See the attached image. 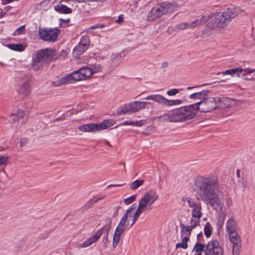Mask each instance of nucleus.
I'll use <instances>...</instances> for the list:
<instances>
[{
  "mask_svg": "<svg viewBox=\"0 0 255 255\" xmlns=\"http://www.w3.org/2000/svg\"><path fill=\"white\" fill-rule=\"evenodd\" d=\"M189 98L195 103L181 107L173 111L170 116H165L168 119H160L162 122H183L194 118L199 111L209 113L217 109L215 97L210 96L209 90H202L191 94Z\"/></svg>",
  "mask_w": 255,
  "mask_h": 255,
  "instance_id": "obj_1",
  "label": "nucleus"
},
{
  "mask_svg": "<svg viewBox=\"0 0 255 255\" xmlns=\"http://www.w3.org/2000/svg\"><path fill=\"white\" fill-rule=\"evenodd\" d=\"M220 184L218 178L213 175H202L195 178L193 191L205 204L214 209L222 210L223 203L219 198Z\"/></svg>",
  "mask_w": 255,
  "mask_h": 255,
  "instance_id": "obj_2",
  "label": "nucleus"
},
{
  "mask_svg": "<svg viewBox=\"0 0 255 255\" xmlns=\"http://www.w3.org/2000/svg\"><path fill=\"white\" fill-rule=\"evenodd\" d=\"M239 14V11L236 7L227 8L222 13L215 14L207 26L211 28H224L231 22L232 19Z\"/></svg>",
  "mask_w": 255,
  "mask_h": 255,
  "instance_id": "obj_3",
  "label": "nucleus"
},
{
  "mask_svg": "<svg viewBox=\"0 0 255 255\" xmlns=\"http://www.w3.org/2000/svg\"><path fill=\"white\" fill-rule=\"evenodd\" d=\"M56 60L54 49L45 48L36 52L32 60L31 67L35 71L42 69L43 64H49L50 62Z\"/></svg>",
  "mask_w": 255,
  "mask_h": 255,
  "instance_id": "obj_4",
  "label": "nucleus"
},
{
  "mask_svg": "<svg viewBox=\"0 0 255 255\" xmlns=\"http://www.w3.org/2000/svg\"><path fill=\"white\" fill-rule=\"evenodd\" d=\"M159 196L155 190H150L145 192L139 201L138 208L134 214L138 216L145 210L151 209V206L158 199Z\"/></svg>",
  "mask_w": 255,
  "mask_h": 255,
  "instance_id": "obj_5",
  "label": "nucleus"
},
{
  "mask_svg": "<svg viewBox=\"0 0 255 255\" xmlns=\"http://www.w3.org/2000/svg\"><path fill=\"white\" fill-rule=\"evenodd\" d=\"M175 9V6L168 2H163L156 4L148 12L147 18L148 20L152 21L159 18L164 14L172 13Z\"/></svg>",
  "mask_w": 255,
  "mask_h": 255,
  "instance_id": "obj_6",
  "label": "nucleus"
},
{
  "mask_svg": "<svg viewBox=\"0 0 255 255\" xmlns=\"http://www.w3.org/2000/svg\"><path fill=\"white\" fill-rule=\"evenodd\" d=\"M106 221L107 224L101 229L98 230L93 236L88 239L85 242L81 244V247L86 248L96 242L104 232H106V235L105 238V243L108 241L109 233L112 227V220L110 218H107L106 219Z\"/></svg>",
  "mask_w": 255,
  "mask_h": 255,
  "instance_id": "obj_7",
  "label": "nucleus"
},
{
  "mask_svg": "<svg viewBox=\"0 0 255 255\" xmlns=\"http://www.w3.org/2000/svg\"><path fill=\"white\" fill-rule=\"evenodd\" d=\"M115 121L112 119H109L103 121L99 125L95 124H85L79 126L78 128L83 132H95L101 130L106 129L113 126Z\"/></svg>",
  "mask_w": 255,
  "mask_h": 255,
  "instance_id": "obj_8",
  "label": "nucleus"
},
{
  "mask_svg": "<svg viewBox=\"0 0 255 255\" xmlns=\"http://www.w3.org/2000/svg\"><path fill=\"white\" fill-rule=\"evenodd\" d=\"M60 31L57 28H39L38 33L39 37L44 41L53 42L57 38Z\"/></svg>",
  "mask_w": 255,
  "mask_h": 255,
  "instance_id": "obj_9",
  "label": "nucleus"
},
{
  "mask_svg": "<svg viewBox=\"0 0 255 255\" xmlns=\"http://www.w3.org/2000/svg\"><path fill=\"white\" fill-rule=\"evenodd\" d=\"M128 218V217L124 215L115 231L113 239V247H116L117 246L120 242L121 235L124 234L128 225V224L127 223Z\"/></svg>",
  "mask_w": 255,
  "mask_h": 255,
  "instance_id": "obj_10",
  "label": "nucleus"
},
{
  "mask_svg": "<svg viewBox=\"0 0 255 255\" xmlns=\"http://www.w3.org/2000/svg\"><path fill=\"white\" fill-rule=\"evenodd\" d=\"M206 255H223V249L216 240L210 241L205 247Z\"/></svg>",
  "mask_w": 255,
  "mask_h": 255,
  "instance_id": "obj_11",
  "label": "nucleus"
},
{
  "mask_svg": "<svg viewBox=\"0 0 255 255\" xmlns=\"http://www.w3.org/2000/svg\"><path fill=\"white\" fill-rule=\"evenodd\" d=\"M217 103V109H225L231 106L234 100L227 97H215Z\"/></svg>",
  "mask_w": 255,
  "mask_h": 255,
  "instance_id": "obj_12",
  "label": "nucleus"
},
{
  "mask_svg": "<svg viewBox=\"0 0 255 255\" xmlns=\"http://www.w3.org/2000/svg\"><path fill=\"white\" fill-rule=\"evenodd\" d=\"M226 228L229 234L237 232L238 224L234 216H231L228 220Z\"/></svg>",
  "mask_w": 255,
  "mask_h": 255,
  "instance_id": "obj_13",
  "label": "nucleus"
},
{
  "mask_svg": "<svg viewBox=\"0 0 255 255\" xmlns=\"http://www.w3.org/2000/svg\"><path fill=\"white\" fill-rule=\"evenodd\" d=\"M255 71V69H244L241 67L235 68L234 69H231V76H237L239 77L241 74L242 76H245L248 74L252 73Z\"/></svg>",
  "mask_w": 255,
  "mask_h": 255,
  "instance_id": "obj_14",
  "label": "nucleus"
},
{
  "mask_svg": "<svg viewBox=\"0 0 255 255\" xmlns=\"http://www.w3.org/2000/svg\"><path fill=\"white\" fill-rule=\"evenodd\" d=\"M30 91V82L28 79L24 81L20 85L18 93L24 96H27Z\"/></svg>",
  "mask_w": 255,
  "mask_h": 255,
  "instance_id": "obj_15",
  "label": "nucleus"
},
{
  "mask_svg": "<svg viewBox=\"0 0 255 255\" xmlns=\"http://www.w3.org/2000/svg\"><path fill=\"white\" fill-rule=\"evenodd\" d=\"M66 77L68 83H73L77 81L84 80L79 70L74 71L72 73L66 76Z\"/></svg>",
  "mask_w": 255,
  "mask_h": 255,
  "instance_id": "obj_16",
  "label": "nucleus"
},
{
  "mask_svg": "<svg viewBox=\"0 0 255 255\" xmlns=\"http://www.w3.org/2000/svg\"><path fill=\"white\" fill-rule=\"evenodd\" d=\"M145 99L150 100L158 103L159 104L164 105L165 106L166 101V98L163 96L158 94L149 95L145 98Z\"/></svg>",
  "mask_w": 255,
  "mask_h": 255,
  "instance_id": "obj_17",
  "label": "nucleus"
},
{
  "mask_svg": "<svg viewBox=\"0 0 255 255\" xmlns=\"http://www.w3.org/2000/svg\"><path fill=\"white\" fill-rule=\"evenodd\" d=\"M192 209V218L200 219L202 216V207L201 204H198Z\"/></svg>",
  "mask_w": 255,
  "mask_h": 255,
  "instance_id": "obj_18",
  "label": "nucleus"
},
{
  "mask_svg": "<svg viewBox=\"0 0 255 255\" xmlns=\"http://www.w3.org/2000/svg\"><path fill=\"white\" fill-rule=\"evenodd\" d=\"M87 48V47L83 45L82 43H79V44L73 49V54L75 57H78L85 52Z\"/></svg>",
  "mask_w": 255,
  "mask_h": 255,
  "instance_id": "obj_19",
  "label": "nucleus"
},
{
  "mask_svg": "<svg viewBox=\"0 0 255 255\" xmlns=\"http://www.w3.org/2000/svg\"><path fill=\"white\" fill-rule=\"evenodd\" d=\"M181 201L184 202V205L192 208L198 203H197L194 199L190 197H183Z\"/></svg>",
  "mask_w": 255,
  "mask_h": 255,
  "instance_id": "obj_20",
  "label": "nucleus"
},
{
  "mask_svg": "<svg viewBox=\"0 0 255 255\" xmlns=\"http://www.w3.org/2000/svg\"><path fill=\"white\" fill-rule=\"evenodd\" d=\"M83 79L86 80L90 78L92 75V72L90 67H82L79 69Z\"/></svg>",
  "mask_w": 255,
  "mask_h": 255,
  "instance_id": "obj_21",
  "label": "nucleus"
},
{
  "mask_svg": "<svg viewBox=\"0 0 255 255\" xmlns=\"http://www.w3.org/2000/svg\"><path fill=\"white\" fill-rule=\"evenodd\" d=\"M229 235L230 241L233 245L241 244V239L240 236L237 234V232Z\"/></svg>",
  "mask_w": 255,
  "mask_h": 255,
  "instance_id": "obj_22",
  "label": "nucleus"
},
{
  "mask_svg": "<svg viewBox=\"0 0 255 255\" xmlns=\"http://www.w3.org/2000/svg\"><path fill=\"white\" fill-rule=\"evenodd\" d=\"M205 246L201 243L197 242L193 248V252H196L194 255H202V253L205 252Z\"/></svg>",
  "mask_w": 255,
  "mask_h": 255,
  "instance_id": "obj_23",
  "label": "nucleus"
},
{
  "mask_svg": "<svg viewBox=\"0 0 255 255\" xmlns=\"http://www.w3.org/2000/svg\"><path fill=\"white\" fill-rule=\"evenodd\" d=\"M24 113L22 110H18L17 111L12 113L11 114V117H12V121L13 122L18 121L20 119L24 117Z\"/></svg>",
  "mask_w": 255,
  "mask_h": 255,
  "instance_id": "obj_24",
  "label": "nucleus"
},
{
  "mask_svg": "<svg viewBox=\"0 0 255 255\" xmlns=\"http://www.w3.org/2000/svg\"><path fill=\"white\" fill-rule=\"evenodd\" d=\"M56 11L59 12L61 13H70L72 12L71 8L68 7L65 5L58 4L55 8Z\"/></svg>",
  "mask_w": 255,
  "mask_h": 255,
  "instance_id": "obj_25",
  "label": "nucleus"
},
{
  "mask_svg": "<svg viewBox=\"0 0 255 255\" xmlns=\"http://www.w3.org/2000/svg\"><path fill=\"white\" fill-rule=\"evenodd\" d=\"M180 227L182 236H185L184 237H187V238H189L191 232L182 223L180 224Z\"/></svg>",
  "mask_w": 255,
  "mask_h": 255,
  "instance_id": "obj_26",
  "label": "nucleus"
},
{
  "mask_svg": "<svg viewBox=\"0 0 255 255\" xmlns=\"http://www.w3.org/2000/svg\"><path fill=\"white\" fill-rule=\"evenodd\" d=\"M8 48L10 49L17 51H22L24 50V48L22 44H9L8 45Z\"/></svg>",
  "mask_w": 255,
  "mask_h": 255,
  "instance_id": "obj_27",
  "label": "nucleus"
},
{
  "mask_svg": "<svg viewBox=\"0 0 255 255\" xmlns=\"http://www.w3.org/2000/svg\"><path fill=\"white\" fill-rule=\"evenodd\" d=\"M144 183L143 180H136L130 184V188L132 190H134L142 185Z\"/></svg>",
  "mask_w": 255,
  "mask_h": 255,
  "instance_id": "obj_28",
  "label": "nucleus"
},
{
  "mask_svg": "<svg viewBox=\"0 0 255 255\" xmlns=\"http://www.w3.org/2000/svg\"><path fill=\"white\" fill-rule=\"evenodd\" d=\"M137 105V101H134L128 104V108L129 112L133 113L137 112L138 108Z\"/></svg>",
  "mask_w": 255,
  "mask_h": 255,
  "instance_id": "obj_29",
  "label": "nucleus"
},
{
  "mask_svg": "<svg viewBox=\"0 0 255 255\" xmlns=\"http://www.w3.org/2000/svg\"><path fill=\"white\" fill-rule=\"evenodd\" d=\"M189 241V238H187V237H184L182 239V242L180 243H178L176 245V247L178 248H182L184 249H186L188 248V241Z\"/></svg>",
  "mask_w": 255,
  "mask_h": 255,
  "instance_id": "obj_30",
  "label": "nucleus"
},
{
  "mask_svg": "<svg viewBox=\"0 0 255 255\" xmlns=\"http://www.w3.org/2000/svg\"><path fill=\"white\" fill-rule=\"evenodd\" d=\"M68 82L66 76L61 78L59 80H58L55 81H53L52 82V85H53L55 87H58L62 85L66 84Z\"/></svg>",
  "mask_w": 255,
  "mask_h": 255,
  "instance_id": "obj_31",
  "label": "nucleus"
},
{
  "mask_svg": "<svg viewBox=\"0 0 255 255\" xmlns=\"http://www.w3.org/2000/svg\"><path fill=\"white\" fill-rule=\"evenodd\" d=\"M130 113L128 111V104H125L119 108L117 111V114L118 115H124L125 114Z\"/></svg>",
  "mask_w": 255,
  "mask_h": 255,
  "instance_id": "obj_32",
  "label": "nucleus"
},
{
  "mask_svg": "<svg viewBox=\"0 0 255 255\" xmlns=\"http://www.w3.org/2000/svg\"><path fill=\"white\" fill-rule=\"evenodd\" d=\"M122 61V56L119 54L115 55L112 61V65L117 66Z\"/></svg>",
  "mask_w": 255,
  "mask_h": 255,
  "instance_id": "obj_33",
  "label": "nucleus"
},
{
  "mask_svg": "<svg viewBox=\"0 0 255 255\" xmlns=\"http://www.w3.org/2000/svg\"><path fill=\"white\" fill-rule=\"evenodd\" d=\"M182 103V101L179 99L170 100L166 99L165 106H171L174 105H180Z\"/></svg>",
  "mask_w": 255,
  "mask_h": 255,
  "instance_id": "obj_34",
  "label": "nucleus"
},
{
  "mask_svg": "<svg viewBox=\"0 0 255 255\" xmlns=\"http://www.w3.org/2000/svg\"><path fill=\"white\" fill-rule=\"evenodd\" d=\"M90 69L92 72V75L94 73L99 72L102 71V67L100 64H95L94 65H92Z\"/></svg>",
  "mask_w": 255,
  "mask_h": 255,
  "instance_id": "obj_35",
  "label": "nucleus"
},
{
  "mask_svg": "<svg viewBox=\"0 0 255 255\" xmlns=\"http://www.w3.org/2000/svg\"><path fill=\"white\" fill-rule=\"evenodd\" d=\"M187 22H181L177 24L175 26H174V30L176 31H178L180 30H184L187 28Z\"/></svg>",
  "mask_w": 255,
  "mask_h": 255,
  "instance_id": "obj_36",
  "label": "nucleus"
},
{
  "mask_svg": "<svg viewBox=\"0 0 255 255\" xmlns=\"http://www.w3.org/2000/svg\"><path fill=\"white\" fill-rule=\"evenodd\" d=\"M241 244L234 245L232 246L233 255H239L241 252Z\"/></svg>",
  "mask_w": 255,
  "mask_h": 255,
  "instance_id": "obj_37",
  "label": "nucleus"
},
{
  "mask_svg": "<svg viewBox=\"0 0 255 255\" xmlns=\"http://www.w3.org/2000/svg\"><path fill=\"white\" fill-rule=\"evenodd\" d=\"M204 234L207 238H209L211 235V226L210 224L208 222L206 223L204 227Z\"/></svg>",
  "mask_w": 255,
  "mask_h": 255,
  "instance_id": "obj_38",
  "label": "nucleus"
},
{
  "mask_svg": "<svg viewBox=\"0 0 255 255\" xmlns=\"http://www.w3.org/2000/svg\"><path fill=\"white\" fill-rule=\"evenodd\" d=\"M49 2V0H44L41 2L34 5V7L36 9H41L43 7H45Z\"/></svg>",
  "mask_w": 255,
  "mask_h": 255,
  "instance_id": "obj_39",
  "label": "nucleus"
},
{
  "mask_svg": "<svg viewBox=\"0 0 255 255\" xmlns=\"http://www.w3.org/2000/svg\"><path fill=\"white\" fill-rule=\"evenodd\" d=\"M90 43V39L89 36L84 35L82 37L80 43H82L83 45L88 47Z\"/></svg>",
  "mask_w": 255,
  "mask_h": 255,
  "instance_id": "obj_40",
  "label": "nucleus"
},
{
  "mask_svg": "<svg viewBox=\"0 0 255 255\" xmlns=\"http://www.w3.org/2000/svg\"><path fill=\"white\" fill-rule=\"evenodd\" d=\"M238 184L240 187L244 190L247 186L246 180L243 177H241L238 180Z\"/></svg>",
  "mask_w": 255,
  "mask_h": 255,
  "instance_id": "obj_41",
  "label": "nucleus"
},
{
  "mask_svg": "<svg viewBox=\"0 0 255 255\" xmlns=\"http://www.w3.org/2000/svg\"><path fill=\"white\" fill-rule=\"evenodd\" d=\"M149 104L151 105V103L148 102H139L137 101V106L138 108V111L139 110L143 109L145 108L146 105Z\"/></svg>",
  "mask_w": 255,
  "mask_h": 255,
  "instance_id": "obj_42",
  "label": "nucleus"
},
{
  "mask_svg": "<svg viewBox=\"0 0 255 255\" xmlns=\"http://www.w3.org/2000/svg\"><path fill=\"white\" fill-rule=\"evenodd\" d=\"M9 157L4 155H0V166L6 165L8 162Z\"/></svg>",
  "mask_w": 255,
  "mask_h": 255,
  "instance_id": "obj_43",
  "label": "nucleus"
},
{
  "mask_svg": "<svg viewBox=\"0 0 255 255\" xmlns=\"http://www.w3.org/2000/svg\"><path fill=\"white\" fill-rule=\"evenodd\" d=\"M136 195H133L129 197L126 198L124 201V203L126 205H128L130 204L131 203L134 201L136 198Z\"/></svg>",
  "mask_w": 255,
  "mask_h": 255,
  "instance_id": "obj_44",
  "label": "nucleus"
},
{
  "mask_svg": "<svg viewBox=\"0 0 255 255\" xmlns=\"http://www.w3.org/2000/svg\"><path fill=\"white\" fill-rule=\"evenodd\" d=\"M97 203L94 197L93 199H90L85 205L84 208L86 209L90 208L95 203Z\"/></svg>",
  "mask_w": 255,
  "mask_h": 255,
  "instance_id": "obj_45",
  "label": "nucleus"
},
{
  "mask_svg": "<svg viewBox=\"0 0 255 255\" xmlns=\"http://www.w3.org/2000/svg\"><path fill=\"white\" fill-rule=\"evenodd\" d=\"M55 53L56 55V59L58 58H64L67 55V52L62 50L60 52H58L55 50Z\"/></svg>",
  "mask_w": 255,
  "mask_h": 255,
  "instance_id": "obj_46",
  "label": "nucleus"
},
{
  "mask_svg": "<svg viewBox=\"0 0 255 255\" xmlns=\"http://www.w3.org/2000/svg\"><path fill=\"white\" fill-rule=\"evenodd\" d=\"M200 23V20H196L194 21H193L191 23H188V26H187V28H194L196 26H197L198 25H199Z\"/></svg>",
  "mask_w": 255,
  "mask_h": 255,
  "instance_id": "obj_47",
  "label": "nucleus"
},
{
  "mask_svg": "<svg viewBox=\"0 0 255 255\" xmlns=\"http://www.w3.org/2000/svg\"><path fill=\"white\" fill-rule=\"evenodd\" d=\"M145 123L144 121H131V126L136 127H141L144 125Z\"/></svg>",
  "mask_w": 255,
  "mask_h": 255,
  "instance_id": "obj_48",
  "label": "nucleus"
},
{
  "mask_svg": "<svg viewBox=\"0 0 255 255\" xmlns=\"http://www.w3.org/2000/svg\"><path fill=\"white\" fill-rule=\"evenodd\" d=\"M179 92V90L177 89H172L171 90H168L167 92V94L169 96H174L176 95Z\"/></svg>",
  "mask_w": 255,
  "mask_h": 255,
  "instance_id": "obj_49",
  "label": "nucleus"
},
{
  "mask_svg": "<svg viewBox=\"0 0 255 255\" xmlns=\"http://www.w3.org/2000/svg\"><path fill=\"white\" fill-rule=\"evenodd\" d=\"M200 219H194L192 218L190 220V224L191 225H194L195 227L199 225Z\"/></svg>",
  "mask_w": 255,
  "mask_h": 255,
  "instance_id": "obj_50",
  "label": "nucleus"
},
{
  "mask_svg": "<svg viewBox=\"0 0 255 255\" xmlns=\"http://www.w3.org/2000/svg\"><path fill=\"white\" fill-rule=\"evenodd\" d=\"M226 217V214L224 212H221L219 215V221L221 222L222 225H223Z\"/></svg>",
  "mask_w": 255,
  "mask_h": 255,
  "instance_id": "obj_51",
  "label": "nucleus"
},
{
  "mask_svg": "<svg viewBox=\"0 0 255 255\" xmlns=\"http://www.w3.org/2000/svg\"><path fill=\"white\" fill-rule=\"evenodd\" d=\"M27 141V139L26 138H20L19 141L20 146L21 147L25 146L26 145Z\"/></svg>",
  "mask_w": 255,
  "mask_h": 255,
  "instance_id": "obj_52",
  "label": "nucleus"
},
{
  "mask_svg": "<svg viewBox=\"0 0 255 255\" xmlns=\"http://www.w3.org/2000/svg\"><path fill=\"white\" fill-rule=\"evenodd\" d=\"M24 27L25 26L22 25L17 28L15 31V34H19L22 33L24 30Z\"/></svg>",
  "mask_w": 255,
  "mask_h": 255,
  "instance_id": "obj_53",
  "label": "nucleus"
},
{
  "mask_svg": "<svg viewBox=\"0 0 255 255\" xmlns=\"http://www.w3.org/2000/svg\"><path fill=\"white\" fill-rule=\"evenodd\" d=\"M134 205L135 204L132 205L130 207H129L125 212L124 214L125 215H126V216L128 217V214L130 212H131L134 209Z\"/></svg>",
  "mask_w": 255,
  "mask_h": 255,
  "instance_id": "obj_54",
  "label": "nucleus"
},
{
  "mask_svg": "<svg viewBox=\"0 0 255 255\" xmlns=\"http://www.w3.org/2000/svg\"><path fill=\"white\" fill-rule=\"evenodd\" d=\"M221 75H230L231 76V69H228V70L224 71L222 72H219V73H217V75H218V76H220Z\"/></svg>",
  "mask_w": 255,
  "mask_h": 255,
  "instance_id": "obj_55",
  "label": "nucleus"
},
{
  "mask_svg": "<svg viewBox=\"0 0 255 255\" xmlns=\"http://www.w3.org/2000/svg\"><path fill=\"white\" fill-rule=\"evenodd\" d=\"M121 208V207H120V206H117V207L115 208V210H114V213H113V215H112V217H113V218L116 217L118 216V213H119V209H120Z\"/></svg>",
  "mask_w": 255,
  "mask_h": 255,
  "instance_id": "obj_56",
  "label": "nucleus"
},
{
  "mask_svg": "<svg viewBox=\"0 0 255 255\" xmlns=\"http://www.w3.org/2000/svg\"><path fill=\"white\" fill-rule=\"evenodd\" d=\"M252 73H250V74H248L247 75H245V76H246V77L245 78V79L246 80H250V79H254L255 78V76H250V74H251Z\"/></svg>",
  "mask_w": 255,
  "mask_h": 255,
  "instance_id": "obj_57",
  "label": "nucleus"
},
{
  "mask_svg": "<svg viewBox=\"0 0 255 255\" xmlns=\"http://www.w3.org/2000/svg\"><path fill=\"white\" fill-rule=\"evenodd\" d=\"M123 21V18L122 15H120L118 16V19L116 20V22L118 23H120Z\"/></svg>",
  "mask_w": 255,
  "mask_h": 255,
  "instance_id": "obj_58",
  "label": "nucleus"
},
{
  "mask_svg": "<svg viewBox=\"0 0 255 255\" xmlns=\"http://www.w3.org/2000/svg\"><path fill=\"white\" fill-rule=\"evenodd\" d=\"M120 125H121V126H128V125L131 126V121H129V122L125 121V122L122 123Z\"/></svg>",
  "mask_w": 255,
  "mask_h": 255,
  "instance_id": "obj_59",
  "label": "nucleus"
},
{
  "mask_svg": "<svg viewBox=\"0 0 255 255\" xmlns=\"http://www.w3.org/2000/svg\"><path fill=\"white\" fill-rule=\"evenodd\" d=\"M226 203L228 205V206H230L231 205L232 200L230 198H228L226 199Z\"/></svg>",
  "mask_w": 255,
  "mask_h": 255,
  "instance_id": "obj_60",
  "label": "nucleus"
},
{
  "mask_svg": "<svg viewBox=\"0 0 255 255\" xmlns=\"http://www.w3.org/2000/svg\"><path fill=\"white\" fill-rule=\"evenodd\" d=\"M104 197V196H100V197H94L96 201V202H97L98 201L100 200H102V199H103Z\"/></svg>",
  "mask_w": 255,
  "mask_h": 255,
  "instance_id": "obj_61",
  "label": "nucleus"
},
{
  "mask_svg": "<svg viewBox=\"0 0 255 255\" xmlns=\"http://www.w3.org/2000/svg\"><path fill=\"white\" fill-rule=\"evenodd\" d=\"M187 228L191 232L192 230L194 229L195 228V226H194V225H190V226H186Z\"/></svg>",
  "mask_w": 255,
  "mask_h": 255,
  "instance_id": "obj_62",
  "label": "nucleus"
},
{
  "mask_svg": "<svg viewBox=\"0 0 255 255\" xmlns=\"http://www.w3.org/2000/svg\"><path fill=\"white\" fill-rule=\"evenodd\" d=\"M99 27H100V25H98V24H97V25H95L92 26H91V27H89V29H96V28H99Z\"/></svg>",
  "mask_w": 255,
  "mask_h": 255,
  "instance_id": "obj_63",
  "label": "nucleus"
},
{
  "mask_svg": "<svg viewBox=\"0 0 255 255\" xmlns=\"http://www.w3.org/2000/svg\"><path fill=\"white\" fill-rule=\"evenodd\" d=\"M139 216H138L137 215H136L135 214H134L133 215V222H135L136 221V220L137 219V218H138Z\"/></svg>",
  "mask_w": 255,
  "mask_h": 255,
  "instance_id": "obj_64",
  "label": "nucleus"
}]
</instances>
